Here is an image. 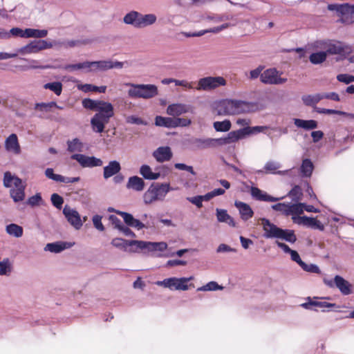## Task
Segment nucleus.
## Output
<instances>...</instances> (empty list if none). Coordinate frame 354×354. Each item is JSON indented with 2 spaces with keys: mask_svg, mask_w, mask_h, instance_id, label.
Returning a JSON list of instances; mask_svg holds the SVG:
<instances>
[{
  "mask_svg": "<svg viewBox=\"0 0 354 354\" xmlns=\"http://www.w3.org/2000/svg\"><path fill=\"white\" fill-rule=\"evenodd\" d=\"M82 105L85 109L97 111L91 120V125L93 131L102 133L106 124L114 115L113 104L103 100L86 98L83 100Z\"/></svg>",
  "mask_w": 354,
  "mask_h": 354,
  "instance_id": "1",
  "label": "nucleus"
},
{
  "mask_svg": "<svg viewBox=\"0 0 354 354\" xmlns=\"http://www.w3.org/2000/svg\"><path fill=\"white\" fill-rule=\"evenodd\" d=\"M12 185L15 187L10 190V197L15 203L24 201L26 196V185L18 176L12 175L10 171H6L3 175V185L11 187Z\"/></svg>",
  "mask_w": 354,
  "mask_h": 354,
  "instance_id": "2",
  "label": "nucleus"
},
{
  "mask_svg": "<svg viewBox=\"0 0 354 354\" xmlns=\"http://www.w3.org/2000/svg\"><path fill=\"white\" fill-rule=\"evenodd\" d=\"M124 63L121 62H112L111 60H102L95 62H85L82 63L70 64L65 67L66 70H79L82 68H88V71H106L113 68H121Z\"/></svg>",
  "mask_w": 354,
  "mask_h": 354,
  "instance_id": "3",
  "label": "nucleus"
},
{
  "mask_svg": "<svg viewBox=\"0 0 354 354\" xmlns=\"http://www.w3.org/2000/svg\"><path fill=\"white\" fill-rule=\"evenodd\" d=\"M169 183H152L143 195L145 204L149 205L158 201H163L170 191Z\"/></svg>",
  "mask_w": 354,
  "mask_h": 354,
  "instance_id": "4",
  "label": "nucleus"
},
{
  "mask_svg": "<svg viewBox=\"0 0 354 354\" xmlns=\"http://www.w3.org/2000/svg\"><path fill=\"white\" fill-rule=\"evenodd\" d=\"M248 102L241 100H226L218 105V113L222 115H236L246 112L249 109Z\"/></svg>",
  "mask_w": 354,
  "mask_h": 354,
  "instance_id": "5",
  "label": "nucleus"
},
{
  "mask_svg": "<svg viewBox=\"0 0 354 354\" xmlns=\"http://www.w3.org/2000/svg\"><path fill=\"white\" fill-rule=\"evenodd\" d=\"M126 86H131V88L128 91V95L131 98L149 99L158 95V88L153 84L127 83Z\"/></svg>",
  "mask_w": 354,
  "mask_h": 354,
  "instance_id": "6",
  "label": "nucleus"
},
{
  "mask_svg": "<svg viewBox=\"0 0 354 354\" xmlns=\"http://www.w3.org/2000/svg\"><path fill=\"white\" fill-rule=\"evenodd\" d=\"M327 9L330 11H336L341 23L347 25L354 24V5L348 3H332L328 5Z\"/></svg>",
  "mask_w": 354,
  "mask_h": 354,
  "instance_id": "7",
  "label": "nucleus"
},
{
  "mask_svg": "<svg viewBox=\"0 0 354 354\" xmlns=\"http://www.w3.org/2000/svg\"><path fill=\"white\" fill-rule=\"evenodd\" d=\"M226 84L227 81L222 76H207L198 80L195 89L199 91H211Z\"/></svg>",
  "mask_w": 354,
  "mask_h": 354,
  "instance_id": "8",
  "label": "nucleus"
},
{
  "mask_svg": "<svg viewBox=\"0 0 354 354\" xmlns=\"http://www.w3.org/2000/svg\"><path fill=\"white\" fill-rule=\"evenodd\" d=\"M281 74L276 68H269L261 74L260 80L266 84H282L287 82V78L281 77Z\"/></svg>",
  "mask_w": 354,
  "mask_h": 354,
  "instance_id": "9",
  "label": "nucleus"
},
{
  "mask_svg": "<svg viewBox=\"0 0 354 354\" xmlns=\"http://www.w3.org/2000/svg\"><path fill=\"white\" fill-rule=\"evenodd\" d=\"M53 44L46 40H35L21 47L18 52L21 54L37 53L40 50L50 48Z\"/></svg>",
  "mask_w": 354,
  "mask_h": 354,
  "instance_id": "10",
  "label": "nucleus"
},
{
  "mask_svg": "<svg viewBox=\"0 0 354 354\" xmlns=\"http://www.w3.org/2000/svg\"><path fill=\"white\" fill-rule=\"evenodd\" d=\"M324 282L330 288L335 286L343 295H348L352 293V285L339 275H336L333 281L324 279Z\"/></svg>",
  "mask_w": 354,
  "mask_h": 354,
  "instance_id": "11",
  "label": "nucleus"
},
{
  "mask_svg": "<svg viewBox=\"0 0 354 354\" xmlns=\"http://www.w3.org/2000/svg\"><path fill=\"white\" fill-rule=\"evenodd\" d=\"M141 241L146 243L144 248H138L137 245H128L127 252H138L140 250H147L149 252H163L167 248V244L165 242H149L144 241Z\"/></svg>",
  "mask_w": 354,
  "mask_h": 354,
  "instance_id": "12",
  "label": "nucleus"
},
{
  "mask_svg": "<svg viewBox=\"0 0 354 354\" xmlns=\"http://www.w3.org/2000/svg\"><path fill=\"white\" fill-rule=\"evenodd\" d=\"M71 159L77 160L82 167H100L103 162L101 159L94 156H87L82 153L73 154Z\"/></svg>",
  "mask_w": 354,
  "mask_h": 354,
  "instance_id": "13",
  "label": "nucleus"
},
{
  "mask_svg": "<svg viewBox=\"0 0 354 354\" xmlns=\"http://www.w3.org/2000/svg\"><path fill=\"white\" fill-rule=\"evenodd\" d=\"M292 219L294 223L299 225H303L313 229H318L324 230V225L315 218L308 217L306 216H292Z\"/></svg>",
  "mask_w": 354,
  "mask_h": 354,
  "instance_id": "14",
  "label": "nucleus"
},
{
  "mask_svg": "<svg viewBox=\"0 0 354 354\" xmlns=\"http://www.w3.org/2000/svg\"><path fill=\"white\" fill-rule=\"evenodd\" d=\"M63 214L67 218L68 223L73 225L75 229L79 230L82 226V223L79 213L71 209L70 207L66 205L63 209Z\"/></svg>",
  "mask_w": 354,
  "mask_h": 354,
  "instance_id": "15",
  "label": "nucleus"
},
{
  "mask_svg": "<svg viewBox=\"0 0 354 354\" xmlns=\"http://www.w3.org/2000/svg\"><path fill=\"white\" fill-rule=\"evenodd\" d=\"M325 49L327 54L342 55L348 53L351 48L338 41H330L326 44Z\"/></svg>",
  "mask_w": 354,
  "mask_h": 354,
  "instance_id": "16",
  "label": "nucleus"
},
{
  "mask_svg": "<svg viewBox=\"0 0 354 354\" xmlns=\"http://www.w3.org/2000/svg\"><path fill=\"white\" fill-rule=\"evenodd\" d=\"M246 135L243 129L232 131L227 133L225 137L218 138V146L229 145L238 141L240 139L245 138Z\"/></svg>",
  "mask_w": 354,
  "mask_h": 354,
  "instance_id": "17",
  "label": "nucleus"
},
{
  "mask_svg": "<svg viewBox=\"0 0 354 354\" xmlns=\"http://www.w3.org/2000/svg\"><path fill=\"white\" fill-rule=\"evenodd\" d=\"M317 299H318V297H315L313 299H311V297H308L306 298L307 301L301 304L300 306L306 310H313L317 311V308H332L336 306L335 304L328 303L326 301H318L315 300Z\"/></svg>",
  "mask_w": 354,
  "mask_h": 354,
  "instance_id": "18",
  "label": "nucleus"
},
{
  "mask_svg": "<svg viewBox=\"0 0 354 354\" xmlns=\"http://www.w3.org/2000/svg\"><path fill=\"white\" fill-rule=\"evenodd\" d=\"M146 243L138 240H125L122 238H114L111 241V245L117 248L127 251L128 245H137L138 248H144Z\"/></svg>",
  "mask_w": 354,
  "mask_h": 354,
  "instance_id": "19",
  "label": "nucleus"
},
{
  "mask_svg": "<svg viewBox=\"0 0 354 354\" xmlns=\"http://www.w3.org/2000/svg\"><path fill=\"white\" fill-rule=\"evenodd\" d=\"M191 111L192 107L184 104H172L167 108V113L174 118Z\"/></svg>",
  "mask_w": 354,
  "mask_h": 354,
  "instance_id": "20",
  "label": "nucleus"
},
{
  "mask_svg": "<svg viewBox=\"0 0 354 354\" xmlns=\"http://www.w3.org/2000/svg\"><path fill=\"white\" fill-rule=\"evenodd\" d=\"M261 224L263 225V228L265 232L264 236L266 238L277 237L281 228L278 227L273 223H271L270 221L267 218H262Z\"/></svg>",
  "mask_w": 354,
  "mask_h": 354,
  "instance_id": "21",
  "label": "nucleus"
},
{
  "mask_svg": "<svg viewBox=\"0 0 354 354\" xmlns=\"http://www.w3.org/2000/svg\"><path fill=\"white\" fill-rule=\"evenodd\" d=\"M153 156L158 162H163L172 158V152L169 147H160L153 151Z\"/></svg>",
  "mask_w": 354,
  "mask_h": 354,
  "instance_id": "22",
  "label": "nucleus"
},
{
  "mask_svg": "<svg viewBox=\"0 0 354 354\" xmlns=\"http://www.w3.org/2000/svg\"><path fill=\"white\" fill-rule=\"evenodd\" d=\"M5 148L8 151L12 152L15 154L20 153L21 148L15 133H12L6 139Z\"/></svg>",
  "mask_w": 354,
  "mask_h": 354,
  "instance_id": "23",
  "label": "nucleus"
},
{
  "mask_svg": "<svg viewBox=\"0 0 354 354\" xmlns=\"http://www.w3.org/2000/svg\"><path fill=\"white\" fill-rule=\"evenodd\" d=\"M218 138H195L192 143L198 149L216 147L218 146Z\"/></svg>",
  "mask_w": 354,
  "mask_h": 354,
  "instance_id": "24",
  "label": "nucleus"
},
{
  "mask_svg": "<svg viewBox=\"0 0 354 354\" xmlns=\"http://www.w3.org/2000/svg\"><path fill=\"white\" fill-rule=\"evenodd\" d=\"M121 170L119 162L116 160L110 161L109 165L104 167L103 176L105 179L117 174Z\"/></svg>",
  "mask_w": 354,
  "mask_h": 354,
  "instance_id": "25",
  "label": "nucleus"
},
{
  "mask_svg": "<svg viewBox=\"0 0 354 354\" xmlns=\"http://www.w3.org/2000/svg\"><path fill=\"white\" fill-rule=\"evenodd\" d=\"M145 186V181L142 178L133 176L128 179V182L127 183V188L131 189L136 192H142Z\"/></svg>",
  "mask_w": 354,
  "mask_h": 354,
  "instance_id": "26",
  "label": "nucleus"
},
{
  "mask_svg": "<svg viewBox=\"0 0 354 354\" xmlns=\"http://www.w3.org/2000/svg\"><path fill=\"white\" fill-rule=\"evenodd\" d=\"M235 206L239 209L243 220L248 221L253 216L254 212L249 205L241 201H236Z\"/></svg>",
  "mask_w": 354,
  "mask_h": 354,
  "instance_id": "27",
  "label": "nucleus"
},
{
  "mask_svg": "<svg viewBox=\"0 0 354 354\" xmlns=\"http://www.w3.org/2000/svg\"><path fill=\"white\" fill-rule=\"evenodd\" d=\"M123 21L127 24L133 25L136 28H140V13L131 11L124 17Z\"/></svg>",
  "mask_w": 354,
  "mask_h": 354,
  "instance_id": "28",
  "label": "nucleus"
},
{
  "mask_svg": "<svg viewBox=\"0 0 354 354\" xmlns=\"http://www.w3.org/2000/svg\"><path fill=\"white\" fill-rule=\"evenodd\" d=\"M294 124L299 128H302L306 130H311L317 127V122L314 120H304L301 119H295Z\"/></svg>",
  "mask_w": 354,
  "mask_h": 354,
  "instance_id": "29",
  "label": "nucleus"
},
{
  "mask_svg": "<svg viewBox=\"0 0 354 354\" xmlns=\"http://www.w3.org/2000/svg\"><path fill=\"white\" fill-rule=\"evenodd\" d=\"M155 124L158 127L175 128L174 118L162 117L158 115L155 118Z\"/></svg>",
  "mask_w": 354,
  "mask_h": 354,
  "instance_id": "30",
  "label": "nucleus"
},
{
  "mask_svg": "<svg viewBox=\"0 0 354 354\" xmlns=\"http://www.w3.org/2000/svg\"><path fill=\"white\" fill-rule=\"evenodd\" d=\"M140 174L144 178L147 180H156L159 178L160 173H154L152 171L151 167L147 165H143L140 169Z\"/></svg>",
  "mask_w": 354,
  "mask_h": 354,
  "instance_id": "31",
  "label": "nucleus"
},
{
  "mask_svg": "<svg viewBox=\"0 0 354 354\" xmlns=\"http://www.w3.org/2000/svg\"><path fill=\"white\" fill-rule=\"evenodd\" d=\"M277 238L285 240L291 243H293L297 241V236L295 232L292 230H283L281 228Z\"/></svg>",
  "mask_w": 354,
  "mask_h": 354,
  "instance_id": "32",
  "label": "nucleus"
},
{
  "mask_svg": "<svg viewBox=\"0 0 354 354\" xmlns=\"http://www.w3.org/2000/svg\"><path fill=\"white\" fill-rule=\"evenodd\" d=\"M216 216L219 222H225L231 226H235L234 219L227 214L225 209H216Z\"/></svg>",
  "mask_w": 354,
  "mask_h": 354,
  "instance_id": "33",
  "label": "nucleus"
},
{
  "mask_svg": "<svg viewBox=\"0 0 354 354\" xmlns=\"http://www.w3.org/2000/svg\"><path fill=\"white\" fill-rule=\"evenodd\" d=\"M314 166L311 160L308 158L303 160L300 171L303 176L310 177L313 173Z\"/></svg>",
  "mask_w": 354,
  "mask_h": 354,
  "instance_id": "34",
  "label": "nucleus"
},
{
  "mask_svg": "<svg viewBox=\"0 0 354 354\" xmlns=\"http://www.w3.org/2000/svg\"><path fill=\"white\" fill-rule=\"evenodd\" d=\"M322 100V96L321 93H317L315 95H304L302 97V100L306 106H315L316 104H317L319 101Z\"/></svg>",
  "mask_w": 354,
  "mask_h": 354,
  "instance_id": "35",
  "label": "nucleus"
},
{
  "mask_svg": "<svg viewBox=\"0 0 354 354\" xmlns=\"http://www.w3.org/2000/svg\"><path fill=\"white\" fill-rule=\"evenodd\" d=\"M48 34L46 30H37L32 28L25 29V35L26 38L35 37V38H43L45 37Z\"/></svg>",
  "mask_w": 354,
  "mask_h": 354,
  "instance_id": "36",
  "label": "nucleus"
},
{
  "mask_svg": "<svg viewBox=\"0 0 354 354\" xmlns=\"http://www.w3.org/2000/svg\"><path fill=\"white\" fill-rule=\"evenodd\" d=\"M6 232L11 236L19 238L23 235V228L17 224L11 223L6 226Z\"/></svg>",
  "mask_w": 354,
  "mask_h": 354,
  "instance_id": "37",
  "label": "nucleus"
},
{
  "mask_svg": "<svg viewBox=\"0 0 354 354\" xmlns=\"http://www.w3.org/2000/svg\"><path fill=\"white\" fill-rule=\"evenodd\" d=\"M194 279L193 277H181L176 278V290H187L189 289L187 283ZM189 286H194L193 284H189Z\"/></svg>",
  "mask_w": 354,
  "mask_h": 354,
  "instance_id": "38",
  "label": "nucleus"
},
{
  "mask_svg": "<svg viewBox=\"0 0 354 354\" xmlns=\"http://www.w3.org/2000/svg\"><path fill=\"white\" fill-rule=\"evenodd\" d=\"M68 151L69 152H81L83 148L82 142L78 138H74L67 142Z\"/></svg>",
  "mask_w": 354,
  "mask_h": 354,
  "instance_id": "39",
  "label": "nucleus"
},
{
  "mask_svg": "<svg viewBox=\"0 0 354 354\" xmlns=\"http://www.w3.org/2000/svg\"><path fill=\"white\" fill-rule=\"evenodd\" d=\"M67 243L56 242L48 243L45 248L46 250L55 253H58L66 249Z\"/></svg>",
  "mask_w": 354,
  "mask_h": 354,
  "instance_id": "40",
  "label": "nucleus"
},
{
  "mask_svg": "<svg viewBox=\"0 0 354 354\" xmlns=\"http://www.w3.org/2000/svg\"><path fill=\"white\" fill-rule=\"evenodd\" d=\"M304 203H299L296 204L288 205V212L287 213V216L292 215V216H296L295 215H300L304 212Z\"/></svg>",
  "mask_w": 354,
  "mask_h": 354,
  "instance_id": "41",
  "label": "nucleus"
},
{
  "mask_svg": "<svg viewBox=\"0 0 354 354\" xmlns=\"http://www.w3.org/2000/svg\"><path fill=\"white\" fill-rule=\"evenodd\" d=\"M326 52L321 51L312 53L309 57V59L312 64H318L324 62L326 59Z\"/></svg>",
  "mask_w": 354,
  "mask_h": 354,
  "instance_id": "42",
  "label": "nucleus"
},
{
  "mask_svg": "<svg viewBox=\"0 0 354 354\" xmlns=\"http://www.w3.org/2000/svg\"><path fill=\"white\" fill-rule=\"evenodd\" d=\"M52 108H57L62 109V107L58 106L55 102H50L48 103H37L35 109L41 111L48 112Z\"/></svg>",
  "mask_w": 354,
  "mask_h": 354,
  "instance_id": "43",
  "label": "nucleus"
},
{
  "mask_svg": "<svg viewBox=\"0 0 354 354\" xmlns=\"http://www.w3.org/2000/svg\"><path fill=\"white\" fill-rule=\"evenodd\" d=\"M156 21V15L153 14L142 15L140 14V28H143L154 24Z\"/></svg>",
  "mask_w": 354,
  "mask_h": 354,
  "instance_id": "44",
  "label": "nucleus"
},
{
  "mask_svg": "<svg viewBox=\"0 0 354 354\" xmlns=\"http://www.w3.org/2000/svg\"><path fill=\"white\" fill-rule=\"evenodd\" d=\"M288 196L293 201L299 202L301 200L303 196L301 188L299 185H295L289 192Z\"/></svg>",
  "mask_w": 354,
  "mask_h": 354,
  "instance_id": "45",
  "label": "nucleus"
},
{
  "mask_svg": "<svg viewBox=\"0 0 354 354\" xmlns=\"http://www.w3.org/2000/svg\"><path fill=\"white\" fill-rule=\"evenodd\" d=\"M231 126V122L228 120L214 122V128L216 131H227L230 129Z\"/></svg>",
  "mask_w": 354,
  "mask_h": 354,
  "instance_id": "46",
  "label": "nucleus"
},
{
  "mask_svg": "<svg viewBox=\"0 0 354 354\" xmlns=\"http://www.w3.org/2000/svg\"><path fill=\"white\" fill-rule=\"evenodd\" d=\"M44 87L53 91L57 95H60L62 91V84L59 82H54L46 84Z\"/></svg>",
  "mask_w": 354,
  "mask_h": 354,
  "instance_id": "47",
  "label": "nucleus"
},
{
  "mask_svg": "<svg viewBox=\"0 0 354 354\" xmlns=\"http://www.w3.org/2000/svg\"><path fill=\"white\" fill-rule=\"evenodd\" d=\"M82 90L84 92H98L104 93L106 91V86H97L89 84H86L82 86Z\"/></svg>",
  "mask_w": 354,
  "mask_h": 354,
  "instance_id": "48",
  "label": "nucleus"
},
{
  "mask_svg": "<svg viewBox=\"0 0 354 354\" xmlns=\"http://www.w3.org/2000/svg\"><path fill=\"white\" fill-rule=\"evenodd\" d=\"M223 287L219 286L215 281H210L207 283L206 285L201 286L197 288V291H212V290H222Z\"/></svg>",
  "mask_w": 354,
  "mask_h": 354,
  "instance_id": "49",
  "label": "nucleus"
},
{
  "mask_svg": "<svg viewBox=\"0 0 354 354\" xmlns=\"http://www.w3.org/2000/svg\"><path fill=\"white\" fill-rule=\"evenodd\" d=\"M176 277H171L165 279L162 281H158V284L163 285L165 288H168L171 290H176Z\"/></svg>",
  "mask_w": 354,
  "mask_h": 354,
  "instance_id": "50",
  "label": "nucleus"
},
{
  "mask_svg": "<svg viewBox=\"0 0 354 354\" xmlns=\"http://www.w3.org/2000/svg\"><path fill=\"white\" fill-rule=\"evenodd\" d=\"M53 205L57 209H61L64 203L63 198L58 194H53L50 197Z\"/></svg>",
  "mask_w": 354,
  "mask_h": 354,
  "instance_id": "51",
  "label": "nucleus"
},
{
  "mask_svg": "<svg viewBox=\"0 0 354 354\" xmlns=\"http://www.w3.org/2000/svg\"><path fill=\"white\" fill-rule=\"evenodd\" d=\"M301 267L302 269L306 272H311V273H317L319 274L321 273L320 269L319 267L313 263L307 264L305 262H303Z\"/></svg>",
  "mask_w": 354,
  "mask_h": 354,
  "instance_id": "52",
  "label": "nucleus"
},
{
  "mask_svg": "<svg viewBox=\"0 0 354 354\" xmlns=\"http://www.w3.org/2000/svg\"><path fill=\"white\" fill-rule=\"evenodd\" d=\"M266 129V127L263 126H256V127H247L243 128V131H245V134L246 136H249L251 134L257 133L263 131V129Z\"/></svg>",
  "mask_w": 354,
  "mask_h": 354,
  "instance_id": "53",
  "label": "nucleus"
},
{
  "mask_svg": "<svg viewBox=\"0 0 354 354\" xmlns=\"http://www.w3.org/2000/svg\"><path fill=\"white\" fill-rule=\"evenodd\" d=\"M115 212H116L117 214L121 216L123 218L124 223L128 226H130L135 219V218L129 213L119 211V210H117Z\"/></svg>",
  "mask_w": 354,
  "mask_h": 354,
  "instance_id": "54",
  "label": "nucleus"
},
{
  "mask_svg": "<svg viewBox=\"0 0 354 354\" xmlns=\"http://www.w3.org/2000/svg\"><path fill=\"white\" fill-rule=\"evenodd\" d=\"M233 17H234L232 15L224 14V15H214L212 17H208V19L214 21V22L218 23V22H221V21H227L230 19H233Z\"/></svg>",
  "mask_w": 354,
  "mask_h": 354,
  "instance_id": "55",
  "label": "nucleus"
},
{
  "mask_svg": "<svg viewBox=\"0 0 354 354\" xmlns=\"http://www.w3.org/2000/svg\"><path fill=\"white\" fill-rule=\"evenodd\" d=\"M175 128L178 127H186L192 124V120L184 118H174Z\"/></svg>",
  "mask_w": 354,
  "mask_h": 354,
  "instance_id": "56",
  "label": "nucleus"
},
{
  "mask_svg": "<svg viewBox=\"0 0 354 354\" xmlns=\"http://www.w3.org/2000/svg\"><path fill=\"white\" fill-rule=\"evenodd\" d=\"M10 272V265L9 260L4 259L3 261H0V275L7 274Z\"/></svg>",
  "mask_w": 354,
  "mask_h": 354,
  "instance_id": "57",
  "label": "nucleus"
},
{
  "mask_svg": "<svg viewBox=\"0 0 354 354\" xmlns=\"http://www.w3.org/2000/svg\"><path fill=\"white\" fill-rule=\"evenodd\" d=\"M272 208L277 212H282L286 216H287V213L288 212V204L279 203L273 205Z\"/></svg>",
  "mask_w": 354,
  "mask_h": 354,
  "instance_id": "58",
  "label": "nucleus"
},
{
  "mask_svg": "<svg viewBox=\"0 0 354 354\" xmlns=\"http://www.w3.org/2000/svg\"><path fill=\"white\" fill-rule=\"evenodd\" d=\"M278 168H279V165L272 161L268 162L264 166V169L266 171L272 174L276 173V171Z\"/></svg>",
  "mask_w": 354,
  "mask_h": 354,
  "instance_id": "59",
  "label": "nucleus"
},
{
  "mask_svg": "<svg viewBox=\"0 0 354 354\" xmlns=\"http://www.w3.org/2000/svg\"><path fill=\"white\" fill-rule=\"evenodd\" d=\"M93 225L94 227L102 232L104 230V227L102 223V216H100V215H95L93 217Z\"/></svg>",
  "mask_w": 354,
  "mask_h": 354,
  "instance_id": "60",
  "label": "nucleus"
},
{
  "mask_svg": "<svg viewBox=\"0 0 354 354\" xmlns=\"http://www.w3.org/2000/svg\"><path fill=\"white\" fill-rule=\"evenodd\" d=\"M337 79L339 82L347 84L354 82V76L348 74H339L337 76Z\"/></svg>",
  "mask_w": 354,
  "mask_h": 354,
  "instance_id": "61",
  "label": "nucleus"
},
{
  "mask_svg": "<svg viewBox=\"0 0 354 354\" xmlns=\"http://www.w3.org/2000/svg\"><path fill=\"white\" fill-rule=\"evenodd\" d=\"M195 83L193 82H188L187 80H176L175 81V85L176 86H183L185 88H188V89H193V88H195V87L194 86V84Z\"/></svg>",
  "mask_w": 354,
  "mask_h": 354,
  "instance_id": "62",
  "label": "nucleus"
},
{
  "mask_svg": "<svg viewBox=\"0 0 354 354\" xmlns=\"http://www.w3.org/2000/svg\"><path fill=\"white\" fill-rule=\"evenodd\" d=\"M323 99H328L335 102H339L340 100L339 95L335 92L330 93H321Z\"/></svg>",
  "mask_w": 354,
  "mask_h": 354,
  "instance_id": "63",
  "label": "nucleus"
},
{
  "mask_svg": "<svg viewBox=\"0 0 354 354\" xmlns=\"http://www.w3.org/2000/svg\"><path fill=\"white\" fill-rule=\"evenodd\" d=\"M42 198L40 194H36L35 195L30 196L28 200V204L31 206H35L39 205Z\"/></svg>",
  "mask_w": 354,
  "mask_h": 354,
  "instance_id": "64",
  "label": "nucleus"
}]
</instances>
